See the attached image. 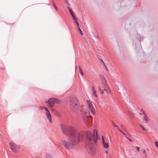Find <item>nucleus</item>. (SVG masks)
<instances>
[{
    "label": "nucleus",
    "mask_w": 158,
    "mask_h": 158,
    "mask_svg": "<svg viewBox=\"0 0 158 158\" xmlns=\"http://www.w3.org/2000/svg\"><path fill=\"white\" fill-rule=\"evenodd\" d=\"M38 158L37 157V158Z\"/></svg>",
    "instance_id": "473e14b6"
},
{
    "label": "nucleus",
    "mask_w": 158,
    "mask_h": 158,
    "mask_svg": "<svg viewBox=\"0 0 158 158\" xmlns=\"http://www.w3.org/2000/svg\"><path fill=\"white\" fill-rule=\"evenodd\" d=\"M143 153L144 154H145V150H143Z\"/></svg>",
    "instance_id": "7c9ffc66"
},
{
    "label": "nucleus",
    "mask_w": 158,
    "mask_h": 158,
    "mask_svg": "<svg viewBox=\"0 0 158 158\" xmlns=\"http://www.w3.org/2000/svg\"><path fill=\"white\" fill-rule=\"evenodd\" d=\"M86 102L89 111L93 115H94L95 114V110L92 102L88 100Z\"/></svg>",
    "instance_id": "0eeeda50"
},
{
    "label": "nucleus",
    "mask_w": 158,
    "mask_h": 158,
    "mask_svg": "<svg viewBox=\"0 0 158 158\" xmlns=\"http://www.w3.org/2000/svg\"><path fill=\"white\" fill-rule=\"evenodd\" d=\"M70 106L71 110L77 112L79 110L80 105L77 99L75 97L72 98L70 99Z\"/></svg>",
    "instance_id": "7ed1b4c3"
},
{
    "label": "nucleus",
    "mask_w": 158,
    "mask_h": 158,
    "mask_svg": "<svg viewBox=\"0 0 158 158\" xmlns=\"http://www.w3.org/2000/svg\"><path fill=\"white\" fill-rule=\"evenodd\" d=\"M125 137L127 139L129 140L130 141L132 142V140L131 139L128 137L126 135H125Z\"/></svg>",
    "instance_id": "393cba45"
},
{
    "label": "nucleus",
    "mask_w": 158,
    "mask_h": 158,
    "mask_svg": "<svg viewBox=\"0 0 158 158\" xmlns=\"http://www.w3.org/2000/svg\"><path fill=\"white\" fill-rule=\"evenodd\" d=\"M40 108L41 110H42V109H45V111H46V109H48L47 107H45L44 106H41L40 107Z\"/></svg>",
    "instance_id": "412c9836"
},
{
    "label": "nucleus",
    "mask_w": 158,
    "mask_h": 158,
    "mask_svg": "<svg viewBox=\"0 0 158 158\" xmlns=\"http://www.w3.org/2000/svg\"><path fill=\"white\" fill-rule=\"evenodd\" d=\"M155 146L157 148H158V142L157 141H156L155 142Z\"/></svg>",
    "instance_id": "b1692460"
},
{
    "label": "nucleus",
    "mask_w": 158,
    "mask_h": 158,
    "mask_svg": "<svg viewBox=\"0 0 158 158\" xmlns=\"http://www.w3.org/2000/svg\"><path fill=\"white\" fill-rule=\"evenodd\" d=\"M55 114L56 115V116H57V117H61V115H60V114L57 111V112H56L55 113Z\"/></svg>",
    "instance_id": "2eb2a0df"
},
{
    "label": "nucleus",
    "mask_w": 158,
    "mask_h": 158,
    "mask_svg": "<svg viewBox=\"0 0 158 158\" xmlns=\"http://www.w3.org/2000/svg\"><path fill=\"white\" fill-rule=\"evenodd\" d=\"M118 130H119V131L121 132H122V133L125 136V135H126L123 132V131H122L121 130H120L119 129V128H118Z\"/></svg>",
    "instance_id": "cd10ccee"
},
{
    "label": "nucleus",
    "mask_w": 158,
    "mask_h": 158,
    "mask_svg": "<svg viewBox=\"0 0 158 158\" xmlns=\"http://www.w3.org/2000/svg\"><path fill=\"white\" fill-rule=\"evenodd\" d=\"M72 17V18L75 21L76 20H77L76 19V16L74 14L73 15H71Z\"/></svg>",
    "instance_id": "aec40b11"
},
{
    "label": "nucleus",
    "mask_w": 158,
    "mask_h": 158,
    "mask_svg": "<svg viewBox=\"0 0 158 158\" xmlns=\"http://www.w3.org/2000/svg\"><path fill=\"white\" fill-rule=\"evenodd\" d=\"M45 113L46 117L49 122L50 123H52V116L50 114V112H49L48 109H46Z\"/></svg>",
    "instance_id": "6e6552de"
},
{
    "label": "nucleus",
    "mask_w": 158,
    "mask_h": 158,
    "mask_svg": "<svg viewBox=\"0 0 158 158\" xmlns=\"http://www.w3.org/2000/svg\"><path fill=\"white\" fill-rule=\"evenodd\" d=\"M113 125L114 126H115L116 127H117V126L115 125L114 123H113Z\"/></svg>",
    "instance_id": "c756f323"
},
{
    "label": "nucleus",
    "mask_w": 158,
    "mask_h": 158,
    "mask_svg": "<svg viewBox=\"0 0 158 158\" xmlns=\"http://www.w3.org/2000/svg\"><path fill=\"white\" fill-rule=\"evenodd\" d=\"M106 154H107V153H108V151H106Z\"/></svg>",
    "instance_id": "2f4dec72"
},
{
    "label": "nucleus",
    "mask_w": 158,
    "mask_h": 158,
    "mask_svg": "<svg viewBox=\"0 0 158 158\" xmlns=\"http://www.w3.org/2000/svg\"><path fill=\"white\" fill-rule=\"evenodd\" d=\"M82 116L85 122L87 121V119L89 120L91 119L90 114L89 112L87 110H84L82 111Z\"/></svg>",
    "instance_id": "39448f33"
},
{
    "label": "nucleus",
    "mask_w": 158,
    "mask_h": 158,
    "mask_svg": "<svg viewBox=\"0 0 158 158\" xmlns=\"http://www.w3.org/2000/svg\"><path fill=\"white\" fill-rule=\"evenodd\" d=\"M51 111H52V112L54 114H55V113L57 112V110H56V109H53V108H51L50 109Z\"/></svg>",
    "instance_id": "dca6fc26"
},
{
    "label": "nucleus",
    "mask_w": 158,
    "mask_h": 158,
    "mask_svg": "<svg viewBox=\"0 0 158 158\" xmlns=\"http://www.w3.org/2000/svg\"><path fill=\"white\" fill-rule=\"evenodd\" d=\"M136 150L138 151V152H139L140 150V148L138 147H137V146H136L135 147Z\"/></svg>",
    "instance_id": "4be33fe9"
},
{
    "label": "nucleus",
    "mask_w": 158,
    "mask_h": 158,
    "mask_svg": "<svg viewBox=\"0 0 158 158\" xmlns=\"http://www.w3.org/2000/svg\"><path fill=\"white\" fill-rule=\"evenodd\" d=\"M79 73H80L82 75V76H83L84 75V74L83 73V72L81 70V69L79 67Z\"/></svg>",
    "instance_id": "a211bd4d"
},
{
    "label": "nucleus",
    "mask_w": 158,
    "mask_h": 158,
    "mask_svg": "<svg viewBox=\"0 0 158 158\" xmlns=\"http://www.w3.org/2000/svg\"><path fill=\"white\" fill-rule=\"evenodd\" d=\"M98 87L99 90L101 94H103L104 93V91L101 89V88L100 86H98Z\"/></svg>",
    "instance_id": "ddd939ff"
},
{
    "label": "nucleus",
    "mask_w": 158,
    "mask_h": 158,
    "mask_svg": "<svg viewBox=\"0 0 158 158\" xmlns=\"http://www.w3.org/2000/svg\"><path fill=\"white\" fill-rule=\"evenodd\" d=\"M53 6H54L55 7V9H56V10H58V9H57V8L56 7V6L54 4H53Z\"/></svg>",
    "instance_id": "c85d7f7f"
},
{
    "label": "nucleus",
    "mask_w": 158,
    "mask_h": 158,
    "mask_svg": "<svg viewBox=\"0 0 158 158\" xmlns=\"http://www.w3.org/2000/svg\"><path fill=\"white\" fill-rule=\"evenodd\" d=\"M60 102L59 100L54 98H50L48 101V105L51 107H53L55 103H59Z\"/></svg>",
    "instance_id": "423d86ee"
},
{
    "label": "nucleus",
    "mask_w": 158,
    "mask_h": 158,
    "mask_svg": "<svg viewBox=\"0 0 158 158\" xmlns=\"http://www.w3.org/2000/svg\"><path fill=\"white\" fill-rule=\"evenodd\" d=\"M107 89H108V88H104V89H103V90L104 91V92H105V91H106V93H107V94H108V92H107Z\"/></svg>",
    "instance_id": "bb28decb"
},
{
    "label": "nucleus",
    "mask_w": 158,
    "mask_h": 158,
    "mask_svg": "<svg viewBox=\"0 0 158 158\" xmlns=\"http://www.w3.org/2000/svg\"><path fill=\"white\" fill-rule=\"evenodd\" d=\"M78 28L79 29V32H80L81 35H83V34L82 31L81 30V29L79 27H78Z\"/></svg>",
    "instance_id": "6ab92c4d"
},
{
    "label": "nucleus",
    "mask_w": 158,
    "mask_h": 158,
    "mask_svg": "<svg viewBox=\"0 0 158 158\" xmlns=\"http://www.w3.org/2000/svg\"><path fill=\"white\" fill-rule=\"evenodd\" d=\"M86 143L90 148V153L93 155L95 152V149L93 147L92 144L93 142L96 143L97 140V132L96 130H94L93 131V135H91L90 131H87L86 133Z\"/></svg>",
    "instance_id": "f03ea898"
},
{
    "label": "nucleus",
    "mask_w": 158,
    "mask_h": 158,
    "mask_svg": "<svg viewBox=\"0 0 158 158\" xmlns=\"http://www.w3.org/2000/svg\"><path fill=\"white\" fill-rule=\"evenodd\" d=\"M51 111H52V112L54 114H55V113L57 112V110H56V109H53V108H51L50 109Z\"/></svg>",
    "instance_id": "f3484780"
},
{
    "label": "nucleus",
    "mask_w": 158,
    "mask_h": 158,
    "mask_svg": "<svg viewBox=\"0 0 158 158\" xmlns=\"http://www.w3.org/2000/svg\"><path fill=\"white\" fill-rule=\"evenodd\" d=\"M92 94L96 98H97L98 97V96L97 94L96 91L95 90L94 86H93L92 87Z\"/></svg>",
    "instance_id": "9b49d317"
},
{
    "label": "nucleus",
    "mask_w": 158,
    "mask_h": 158,
    "mask_svg": "<svg viewBox=\"0 0 158 158\" xmlns=\"http://www.w3.org/2000/svg\"><path fill=\"white\" fill-rule=\"evenodd\" d=\"M143 123L145 124H147L148 123V118L146 115H145L143 119Z\"/></svg>",
    "instance_id": "f8f14e48"
},
{
    "label": "nucleus",
    "mask_w": 158,
    "mask_h": 158,
    "mask_svg": "<svg viewBox=\"0 0 158 158\" xmlns=\"http://www.w3.org/2000/svg\"><path fill=\"white\" fill-rule=\"evenodd\" d=\"M101 87L103 88H109L108 85H107L106 81L105 80L103 81Z\"/></svg>",
    "instance_id": "9d476101"
},
{
    "label": "nucleus",
    "mask_w": 158,
    "mask_h": 158,
    "mask_svg": "<svg viewBox=\"0 0 158 158\" xmlns=\"http://www.w3.org/2000/svg\"><path fill=\"white\" fill-rule=\"evenodd\" d=\"M67 8H68V10L69 12H70V14L71 15H72L74 14L73 11L72 10L71 8L70 7H68Z\"/></svg>",
    "instance_id": "4468645a"
},
{
    "label": "nucleus",
    "mask_w": 158,
    "mask_h": 158,
    "mask_svg": "<svg viewBox=\"0 0 158 158\" xmlns=\"http://www.w3.org/2000/svg\"><path fill=\"white\" fill-rule=\"evenodd\" d=\"M140 126L143 129V130L147 131L148 130L146 128L143 127L142 125H140Z\"/></svg>",
    "instance_id": "5701e85b"
},
{
    "label": "nucleus",
    "mask_w": 158,
    "mask_h": 158,
    "mask_svg": "<svg viewBox=\"0 0 158 158\" xmlns=\"http://www.w3.org/2000/svg\"><path fill=\"white\" fill-rule=\"evenodd\" d=\"M75 21V23L77 25L78 27H79V24H78V22H77V20Z\"/></svg>",
    "instance_id": "a878e982"
},
{
    "label": "nucleus",
    "mask_w": 158,
    "mask_h": 158,
    "mask_svg": "<svg viewBox=\"0 0 158 158\" xmlns=\"http://www.w3.org/2000/svg\"><path fill=\"white\" fill-rule=\"evenodd\" d=\"M102 143L103 148L106 149L109 147V144L108 142H105L104 137L103 136H102Z\"/></svg>",
    "instance_id": "1a4fd4ad"
},
{
    "label": "nucleus",
    "mask_w": 158,
    "mask_h": 158,
    "mask_svg": "<svg viewBox=\"0 0 158 158\" xmlns=\"http://www.w3.org/2000/svg\"><path fill=\"white\" fill-rule=\"evenodd\" d=\"M10 149L14 153H17L20 151V146L16 145L13 142H11L10 143Z\"/></svg>",
    "instance_id": "20e7f679"
},
{
    "label": "nucleus",
    "mask_w": 158,
    "mask_h": 158,
    "mask_svg": "<svg viewBox=\"0 0 158 158\" xmlns=\"http://www.w3.org/2000/svg\"><path fill=\"white\" fill-rule=\"evenodd\" d=\"M62 131L64 135H68L69 138L70 142L63 140L62 141L63 144L67 148L70 147L72 145H76L81 141L82 137V133H79L77 132L75 129L71 127L68 130L64 126L61 127Z\"/></svg>",
    "instance_id": "f257e3e1"
}]
</instances>
